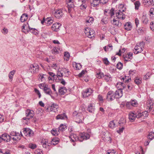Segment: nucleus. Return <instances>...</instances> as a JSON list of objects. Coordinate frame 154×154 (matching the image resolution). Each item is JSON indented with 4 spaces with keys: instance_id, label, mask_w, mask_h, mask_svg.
<instances>
[{
    "instance_id": "obj_1",
    "label": "nucleus",
    "mask_w": 154,
    "mask_h": 154,
    "mask_svg": "<svg viewBox=\"0 0 154 154\" xmlns=\"http://www.w3.org/2000/svg\"><path fill=\"white\" fill-rule=\"evenodd\" d=\"M126 10L124 6L122 4H120L119 6V10L116 13V17L118 19L121 18L124 20L125 17V15L123 13Z\"/></svg>"
},
{
    "instance_id": "obj_2",
    "label": "nucleus",
    "mask_w": 154,
    "mask_h": 154,
    "mask_svg": "<svg viewBox=\"0 0 154 154\" xmlns=\"http://www.w3.org/2000/svg\"><path fill=\"white\" fill-rule=\"evenodd\" d=\"M39 67L37 64L30 65L29 66V72L32 74H35L38 72Z\"/></svg>"
},
{
    "instance_id": "obj_3",
    "label": "nucleus",
    "mask_w": 154,
    "mask_h": 154,
    "mask_svg": "<svg viewBox=\"0 0 154 154\" xmlns=\"http://www.w3.org/2000/svg\"><path fill=\"white\" fill-rule=\"evenodd\" d=\"M23 132L25 136L28 137H32L34 134V132L29 128H24Z\"/></svg>"
},
{
    "instance_id": "obj_4",
    "label": "nucleus",
    "mask_w": 154,
    "mask_h": 154,
    "mask_svg": "<svg viewBox=\"0 0 154 154\" xmlns=\"http://www.w3.org/2000/svg\"><path fill=\"white\" fill-rule=\"evenodd\" d=\"M144 45V43L143 42L140 43L138 45H137L134 48L135 50L136 51L134 52V53L137 54L139 53H140L143 51Z\"/></svg>"
},
{
    "instance_id": "obj_5",
    "label": "nucleus",
    "mask_w": 154,
    "mask_h": 154,
    "mask_svg": "<svg viewBox=\"0 0 154 154\" xmlns=\"http://www.w3.org/2000/svg\"><path fill=\"white\" fill-rule=\"evenodd\" d=\"M90 137V135L87 133H83L79 134V140L82 142L84 140L89 139Z\"/></svg>"
},
{
    "instance_id": "obj_6",
    "label": "nucleus",
    "mask_w": 154,
    "mask_h": 154,
    "mask_svg": "<svg viewBox=\"0 0 154 154\" xmlns=\"http://www.w3.org/2000/svg\"><path fill=\"white\" fill-rule=\"evenodd\" d=\"M116 98L115 93L113 91H110L107 94L106 99L108 101H111Z\"/></svg>"
},
{
    "instance_id": "obj_7",
    "label": "nucleus",
    "mask_w": 154,
    "mask_h": 154,
    "mask_svg": "<svg viewBox=\"0 0 154 154\" xmlns=\"http://www.w3.org/2000/svg\"><path fill=\"white\" fill-rule=\"evenodd\" d=\"M93 91V90L91 88L86 89L82 93L83 97L86 98L91 95Z\"/></svg>"
},
{
    "instance_id": "obj_8",
    "label": "nucleus",
    "mask_w": 154,
    "mask_h": 154,
    "mask_svg": "<svg viewBox=\"0 0 154 154\" xmlns=\"http://www.w3.org/2000/svg\"><path fill=\"white\" fill-rule=\"evenodd\" d=\"M26 116L27 117V119L32 118L34 115V112L32 110L28 109L26 110Z\"/></svg>"
},
{
    "instance_id": "obj_9",
    "label": "nucleus",
    "mask_w": 154,
    "mask_h": 154,
    "mask_svg": "<svg viewBox=\"0 0 154 154\" xmlns=\"http://www.w3.org/2000/svg\"><path fill=\"white\" fill-rule=\"evenodd\" d=\"M1 135L2 136V141H4L6 142H8L11 140V136L6 133H4Z\"/></svg>"
},
{
    "instance_id": "obj_10",
    "label": "nucleus",
    "mask_w": 154,
    "mask_h": 154,
    "mask_svg": "<svg viewBox=\"0 0 154 154\" xmlns=\"http://www.w3.org/2000/svg\"><path fill=\"white\" fill-rule=\"evenodd\" d=\"M138 104L137 101L136 100H131L130 101L127 102L126 104L127 107L129 108V106L130 105L136 107Z\"/></svg>"
},
{
    "instance_id": "obj_11",
    "label": "nucleus",
    "mask_w": 154,
    "mask_h": 154,
    "mask_svg": "<svg viewBox=\"0 0 154 154\" xmlns=\"http://www.w3.org/2000/svg\"><path fill=\"white\" fill-rule=\"evenodd\" d=\"M58 108V106L56 104L53 103L52 104L51 106L49 107V111H48L50 112L52 111L55 112L57 111V109ZM48 110L49 108H47L46 110Z\"/></svg>"
},
{
    "instance_id": "obj_12",
    "label": "nucleus",
    "mask_w": 154,
    "mask_h": 154,
    "mask_svg": "<svg viewBox=\"0 0 154 154\" xmlns=\"http://www.w3.org/2000/svg\"><path fill=\"white\" fill-rule=\"evenodd\" d=\"M84 119V117L82 113L78 114L76 116V119L75 122L78 123H82V120Z\"/></svg>"
},
{
    "instance_id": "obj_13",
    "label": "nucleus",
    "mask_w": 154,
    "mask_h": 154,
    "mask_svg": "<svg viewBox=\"0 0 154 154\" xmlns=\"http://www.w3.org/2000/svg\"><path fill=\"white\" fill-rule=\"evenodd\" d=\"M31 28L30 27L28 23L26 24H24L22 26V29L23 32L25 33H27L29 31Z\"/></svg>"
},
{
    "instance_id": "obj_14",
    "label": "nucleus",
    "mask_w": 154,
    "mask_h": 154,
    "mask_svg": "<svg viewBox=\"0 0 154 154\" xmlns=\"http://www.w3.org/2000/svg\"><path fill=\"white\" fill-rule=\"evenodd\" d=\"M54 16L57 18L59 19L63 16V14L61 9H59L54 13Z\"/></svg>"
},
{
    "instance_id": "obj_15",
    "label": "nucleus",
    "mask_w": 154,
    "mask_h": 154,
    "mask_svg": "<svg viewBox=\"0 0 154 154\" xmlns=\"http://www.w3.org/2000/svg\"><path fill=\"white\" fill-rule=\"evenodd\" d=\"M61 24L59 23H56L53 24L51 26V29L54 31H57L59 29Z\"/></svg>"
},
{
    "instance_id": "obj_16",
    "label": "nucleus",
    "mask_w": 154,
    "mask_h": 154,
    "mask_svg": "<svg viewBox=\"0 0 154 154\" xmlns=\"http://www.w3.org/2000/svg\"><path fill=\"white\" fill-rule=\"evenodd\" d=\"M133 53L131 52L128 53L127 55L125 56H123V57L124 60L126 62L130 61L132 58Z\"/></svg>"
},
{
    "instance_id": "obj_17",
    "label": "nucleus",
    "mask_w": 154,
    "mask_h": 154,
    "mask_svg": "<svg viewBox=\"0 0 154 154\" xmlns=\"http://www.w3.org/2000/svg\"><path fill=\"white\" fill-rule=\"evenodd\" d=\"M114 93L116 98H120L122 96V89H118Z\"/></svg>"
},
{
    "instance_id": "obj_18",
    "label": "nucleus",
    "mask_w": 154,
    "mask_h": 154,
    "mask_svg": "<svg viewBox=\"0 0 154 154\" xmlns=\"http://www.w3.org/2000/svg\"><path fill=\"white\" fill-rule=\"evenodd\" d=\"M41 144L43 147L45 149L48 148V146H50L51 144L50 143H48L47 140L45 139L42 141Z\"/></svg>"
},
{
    "instance_id": "obj_19",
    "label": "nucleus",
    "mask_w": 154,
    "mask_h": 154,
    "mask_svg": "<svg viewBox=\"0 0 154 154\" xmlns=\"http://www.w3.org/2000/svg\"><path fill=\"white\" fill-rule=\"evenodd\" d=\"M47 77V76L46 75L42 73L39 74L38 76V79L41 80V82H45Z\"/></svg>"
},
{
    "instance_id": "obj_20",
    "label": "nucleus",
    "mask_w": 154,
    "mask_h": 154,
    "mask_svg": "<svg viewBox=\"0 0 154 154\" xmlns=\"http://www.w3.org/2000/svg\"><path fill=\"white\" fill-rule=\"evenodd\" d=\"M68 9L69 11H70V9L74 7V4L72 2V0H66Z\"/></svg>"
},
{
    "instance_id": "obj_21",
    "label": "nucleus",
    "mask_w": 154,
    "mask_h": 154,
    "mask_svg": "<svg viewBox=\"0 0 154 154\" xmlns=\"http://www.w3.org/2000/svg\"><path fill=\"white\" fill-rule=\"evenodd\" d=\"M69 138L71 141L72 142H74L79 140V137H78L75 134H70L69 136Z\"/></svg>"
},
{
    "instance_id": "obj_22",
    "label": "nucleus",
    "mask_w": 154,
    "mask_h": 154,
    "mask_svg": "<svg viewBox=\"0 0 154 154\" xmlns=\"http://www.w3.org/2000/svg\"><path fill=\"white\" fill-rule=\"evenodd\" d=\"M10 135L12 136L17 137L18 139L20 140L21 139V136L20 134L18 132L16 131H12L10 133Z\"/></svg>"
},
{
    "instance_id": "obj_23",
    "label": "nucleus",
    "mask_w": 154,
    "mask_h": 154,
    "mask_svg": "<svg viewBox=\"0 0 154 154\" xmlns=\"http://www.w3.org/2000/svg\"><path fill=\"white\" fill-rule=\"evenodd\" d=\"M136 118V113L134 112H131L129 114V118L131 120H134Z\"/></svg>"
},
{
    "instance_id": "obj_24",
    "label": "nucleus",
    "mask_w": 154,
    "mask_h": 154,
    "mask_svg": "<svg viewBox=\"0 0 154 154\" xmlns=\"http://www.w3.org/2000/svg\"><path fill=\"white\" fill-rule=\"evenodd\" d=\"M120 79L121 81L126 83H128L131 80V78H129L128 76H121Z\"/></svg>"
},
{
    "instance_id": "obj_25",
    "label": "nucleus",
    "mask_w": 154,
    "mask_h": 154,
    "mask_svg": "<svg viewBox=\"0 0 154 154\" xmlns=\"http://www.w3.org/2000/svg\"><path fill=\"white\" fill-rule=\"evenodd\" d=\"M111 22L113 24L115 25L116 26L119 27H121L122 25V23L119 22V20L113 18L112 20H111Z\"/></svg>"
},
{
    "instance_id": "obj_26",
    "label": "nucleus",
    "mask_w": 154,
    "mask_h": 154,
    "mask_svg": "<svg viewBox=\"0 0 154 154\" xmlns=\"http://www.w3.org/2000/svg\"><path fill=\"white\" fill-rule=\"evenodd\" d=\"M91 5L93 7H96L100 3L99 0H90Z\"/></svg>"
},
{
    "instance_id": "obj_27",
    "label": "nucleus",
    "mask_w": 154,
    "mask_h": 154,
    "mask_svg": "<svg viewBox=\"0 0 154 154\" xmlns=\"http://www.w3.org/2000/svg\"><path fill=\"white\" fill-rule=\"evenodd\" d=\"M66 91L67 90L64 87H60L58 89L59 93L61 95H64Z\"/></svg>"
},
{
    "instance_id": "obj_28",
    "label": "nucleus",
    "mask_w": 154,
    "mask_h": 154,
    "mask_svg": "<svg viewBox=\"0 0 154 154\" xmlns=\"http://www.w3.org/2000/svg\"><path fill=\"white\" fill-rule=\"evenodd\" d=\"M72 65L74 68L76 70L81 69L82 67V65L80 63H77L75 62L73 63Z\"/></svg>"
},
{
    "instance_id": "obj_29",
    "label": "nucleus",
    "mask_w": 154,
    "mask_h": 154,
    "mask_svg": "<svg viewBox=\"0 0 154 154\" xmlns=\"http://www.w3.org/2000/svg\"><path fill=\"white\" fill-rule=\"evenodd\" d=\"M65 118H67V116L65 113H63L57 115L56 117V119L57 120L63 119Z\"/></svg>"
},
{
    "instance_id": "obj_30",
    "label": "nucleus",
    "mask_w": 154,
    "mask_h": 154,
    "mask_svg": "<svg viewBox=\"0 0 154 154\" xmlns=\"http://www.w3.org/2000/svg\"><path fill=\"white\" fill-rule=\"evenodd\" d=\"M124 28L128 31L130 30L132 28L131 23L129 22L126 23L124 25Z\"/></svg>"
},
{
    "instance_id": "obj_31",
    "label": "nucleus",
    "mask_w": 154,
    "mask_h": 154,
    "mask_svg": "<svg viewBox=\"0 0 154 154\" xmlns=\"http://www.w3.org/2000/svg\"><path fill=\"white\" fill-rule=\"evenodd\" d=\"M60 51V48L56 47H54L51 50L52 53L54 54H58Z\"/></svg>"
},
{
    "instance_id": "obj_32",
    "label": "nucleus",
    "mask_w": 154,
    "mask_h": 154,
    "mask_svg": "<svg viewBox=\"0 0 154 154\" xmlns=\"http://www.w3.org/2000/svg\"><path fill=\"white\" fill-rule=\"evenodd\" d=\"M117 87L119 88V89L122 90L125 88L126 87L125 85L123 82H120L118 83L116 85Z\"/></svg>"
},
{
    "instance_id": "obj_33",
    "label": "nucleus",
    "mask_w": 154,
    "mask_h": 154,
    "mask_svg": "<svg viewBox=\"0 0 154 154\" xmlns=\"http://www.w3.org/2000/svg\"><path fill=\"white\" fill-rule=\"evenodd\" d=\"M28 15L26 14H23L21 16L20 20L22 22H24L28 19Z\"/></svg>"
},
{
    "instance_id": "obj_34",
    "label": "nucleus",
    "mask_w": 154,
    "mask_h": 154,
    "mask_svg": "<svg viewBox=\"0 0 154 154\" xmlns=\"http://www.w3.org/2000/svg\"><path fill=\"white\" fill-rule=\"evenodd\" d=\"M44 91L45 93L46 94L51 95L52 93V92L50 88H48L45 86L44 87Z\"/></svg>"
},
{
    "instance_id": "obj_35",
    "label": "nucleus",
    "mask_w": 154,
    "mask_h": 154,
    "mask_svg": "<svg viewBox=\"0 0 154 154\" xmlns=\"http://www.w3.org/2000/svg\"><path fill=\"white\" fill-rule=\"evenodd\" d=\"M95 109L94 106L92 104H90L88 106V110L90 112L93 113Z\"/></svg>"
},
{
    "instance_id": "obj_36",
    "label": "nucleus",
    "mask_w": 154,
    "mask_h": 154,
    "mask_svg": "<svg viewBox=\"0 0 154 154\" xmlns=\"http://www.w3.org/2000/svg\"><path fill=\"white\" fill-rule=\"evenodd\" d=\"M81 1L82 2V4L80 6V9L83 10L85 9L87 6L86 4V1Z\"/></svg>"
},
{
    "instance_id": "obj_37",
    "label": "nucleus",
    "mask_w": 154,
    "mask_h": 154,
    "mask_svg": "<svg viewBox=\"0 0 154 154\" xmlns=\"http://www.w3.org/2000/svg\"><path fill=\"white\" fill-rule=\"evenodd\" d=\"M61 71L63 73H64L65 76L67 77L69 75V72L68 70L65 68H62L61 69Z\"/></svg>"
},
{
    "instance_id": "obj_38",
    "label": "nucleus",
    "mask_w": 154,
    "mask_h": 154,
    "mask_svg": "<svg viewBox=\"0 0 154 154\" xmlns=\"http://www.w3.org/2000/svg\"><path fill=\"white\" fill-rule=\"evenodd\" d=\"M53 22V20L52 17H48L46 19V23L47 26H49L52 24Z\"/></svg>"
},
{
    "instance_id": "obj_39",
    "label": "nucleus",
    "mask_w": 154,
    "mask_h": 154,
    "mask_svg": "<svg viewBox=\"0 0 154 154\" xmlns=\"http://www.w3.org/2000/svg\"><path fill=\"white\" fill-rule=\"evenodd\" d=\"M107 12H108V13L109 14V15L111 17L110 18V19L112 18V16L114 15V10L113 9V8H112L109 11H105V14L106 15H107L105 13H107Z\"/></svg>"
},
{
    "instance_id": "obj_40",
    "label": "nucleus",
    "mask_w": 154,
    "mask_h": 154,
    "mask_svg": "<svg viewBox=\"0 0 154 154\" xmlns=\"http://www.w3.org/2000/svg\"><path fill=\"white\" fill-rule=\"evenodd\" d=\"M66 128V126L65 125L61 124L58 128V130L59 131L63 132Z\"/></svg>"
},
{
    "instance_id": "obj_41",
    "label": "nucleus",
    "mask_w": 154,
    "mask_h": 154,
    "mask_svg": "<svg viewBox=\"0 0 154 154\" xmlns=\"http://www.w3.org/2000/svg\"><path fill=\"white\" fill-rule=\"evenodd\" d=\"M116 123L114 121H111L109 122V126L110 128L113 129L116 127Z\"/></svg>"
},
{
    "instance_id": "obj_42",
    "label": "nucleus",
    "mask_w": 154,
    "mask_h": 154,
    "mask_svg": "<svg viewBox=\"0 0 154 154\" xmlns=\"http://www.w3.org/2000/svg\"><path fill=\"white\" fill-rule=\"evenodd\" d=\"M141 80V78L137 76L135 78L134 81L135 83L137 85H139L142 82Z\"/></svg>"
},
{
    "instance_id": "obj_43",
    "label": "nucleus",
    "mask_w": 154,
    "mask_h": 154,
    "mask_svg": "<svg viewBox=\"0 0 154 154\" xmlns=\"http://www.w3.org/2000/svg\"><path fill=\"white\" fill-rule=\"evenodd\" d=\"M94 20V19L93 17H88L86 20V23H90V24H91V23L93 22Z\"/></svg>"
},
{
    "instance_id": "obj_44",
    "label": "nucleus",
    "mask_w": 154,
    "mask_h": 154,
    "mask_svg": "<svg viewBox=\"0 0 154 154\" xmlns=\"http://www.w3.org/2000/svg\"><path fill=\"white\" fill-rule=\"evenodd\" d=\"M142 20L143 23L145 24H146L148 23V20L146 15H143Z\"/></svg>"
},
{
    "instance_id": "obj_45",
    "label": "nucleus",
    "mask_w": 154,
    "mask_h": 154,
    "mask_svg": "<svg viewBox=\"0 0 154 154\" xmlns=\"http://www.w3.org/2000/svg\"><path fill=\"white\" fill-rule=\"evenodd\" d=\"M97 77L98 79H101L104 76V74L103 72H102L100 71L96 73Z\"/></svg>"
},
{
    "instance_id": "obj_46",
    "label": "nucleus",
    "mask_w": 154,
    "mask_h": 154,
    "mask_svg": "<svg viewBox=\"0 0 154 154\" xmlns=\"http://www.w3.org/2000/svg\"><path fill=\"white\" fill-rule=\"evenodd\" d=\"M108 21V18L106 17H103L101 20V23L103 24H106Z\"/></svg>"
},
{
    "instance_id": "obj_47",
    "label": "nucleus",
    "mask_w": 154,
    "mask_h": 154,
    "mask_svg": "<svg viewBox=\"0 0 154 154\" xmlns=\"http://www.w3.org/2000/svg\"><path fill=\"white\" fill-rule=\"evenodd\" d=\"M147 138L152 140L154 138V133L153 132H150L147 136Z\"/></svg>"
},
{
    "instance_id": "obj_48",
    "label": "nucleus",
    "mask_w": 154,
    "mask_h": 154,
    "mask_svg": "<svg viewBox=\"0 0 154 154\" xmlns=\"http://www.w3.org/2000/svg\"><path fill=\"white\" fill-rule=\"evenodd\" d=\"M134 5H135V10H138L139 9V7L140 5V3L139 1H136L134 3Z\"/></svg>"
},
{
    "instance_id": "obj_49",
    "label": "nucleus",
    "mask_w": 154,
    "mask_h": 154,
    "mask_svg": "<svg viewBox=\"0 0 154 154\" xmlns=\"http://www.w3.org/2000/svg\"><path fill=\"white\" fill-rule=\"evenodd\" d=\"M15 71L14 70L11 71L8 75L9 78L11 80H12L13 75L15 73Z\"/></svg>"
},
{
    "instance_id": "obj_50",
    "label": "nucleus",
    "mask_w": 154,
    "mask_h": 154,
    "mask_svg": "<svg viewBox=\"0 0 154 154\" xmlns=\"http://www.w3.org/2000/svg\"><path fill=\"white\" fill-rule=\"evenodd\" d=\"M126 120L124 118H121L119 122V124L120 125L122 126V125L125 124L126 123Z\"/></svg>"
},
{
    "instance_id": "obj_51",
    "label": "nucleus",
    "mask_w": 154,
    "mask_h": 154,
    "mask_svg": "<svg viewBox=\"0 0 154 154\" xmlns=\"http://www.w3.org/2000/svg\"><path fill=\"white\" fill-rule=\"evenodd\" d=\"M59 142L58 140L55 138H54L52 139L51 141V144L53 145H55L57 144Z\"/></svg>"
},
{
    "instance_id": "obj_52",
    "label": "nucleus",
    "mask_w": 154,
    "mask_h": 154,
    "mask_svg": "<svg viewBox=\"0 0 154 154\" xmlns=\"http://www.w3.org/2000/svg\"><path fill=\"white\" fill-rule=\"evenodd\" d=\"M29 32L35 35H37L38 34L37 30L35 28H31Z\"/></svg>"
},
{
    "instance_id": "obj_53",
    "label": "nucleus",
    "mask_w": 154,
    "mask_h": 154,
    "mask_svg": "<svg viewBox=\"0 0 154 154\" xmlns=\"http://www.w3.org/2000/svg\"><path fill=\"white\" fill-rule=\"evenodd\" d=\"M104 79L105 80L107 81H109L111 77V75L109 74H107L106 75H104Z\"/></svg>"
},
{
    "instance_id": "obj_54",
    "label": "nucleus",
    "mask_w": 154,
    "mask_h": 154,
    "mask_svg": "<svg viewBox=\"0 0 154 154\" xmlns=\"http://www.w3.org/2000/svg\"><path fill=\"white\" fill-rule=\"evenodd\" d=\"M89 31H90L88 32V34L87 36H88L89 38H91V36L92 35H94V32L93 30L90 29Z\"/></svg>"
},
{
    "instance_id": "obj_55",
    "label": "nucleus",
    "mask_w": 154,
    "mask_h": 154,
    "mask_svg": "<svg viewBox=\"0 0 154 154\" xmlns=\"http://www.w3.org/2000/svg\"><path fill=\"white\" fill-rule=\"evenodd\" d=\"M136 118H139L143 116L142 115V112L137 111L136 113Z\"/></svg>"
},
{
    "instance_id": "obj_56",
    "label": "nucleus",
    "mask_w": 154,
    "mask_h": 154,
    "mask_svg": "<svg viewBox=\"0 0 154 154\" xmlns=\"http://www.w3.org/2000/svg\"><path fill=\"white\" fill-rule=\"evenodd\" d=\"M123 66V64L120 62H119L116 65V67L117 69H122Z\"/></svg>"
},
{
    "instance_id": "obj_57",
    "label": "nucleus",
    "mask_w": 154,
    "mask_h": 154,
    "mask_svg": "<svg viewBox=\"0 0 154 154\" xmlns=\"http://www.w3.org/2000/svg\"><path fill=\"white\" fill-rule=\"evenodd\" d=\"M29 147L32 149H34L36 147V145L35 144L30 143L29 145Z\"/></svg>"
},
{
    "instance_id": "obj_58",
    "label": "nucleus",
    "mask_w": 154,
    "mask_h": 154,
    "mask_svg": "<svg viewBox=\"0 0 154 154\" xmlns=\"http://www.w3.org/2000/svg\"><path fill=\"white\" fill-rule=\"evenodd\" d=\"M103 61L104 64L106 65H107L109 64V62L108 61L107 58L105 57L103 59Z\"/></svg>"
},
{
    "instance_id": "obj_59",
    "label": "nucleus",
    "mask_w": 154,
    "mask_h": 154,
    "mask_svg": "<svg viewBox=\"0 0 154 154\" xmlns=\"http://www.w3.org/2000/svg\"><path fill=\"white\" fill-rule=\"evenodd\" d=\"M150 75V73L148 72L144 76V77H143V79L145 80H146L148 79Z\"/></svg>"
},
{
    "instance_id": "obj_60",
    "label": "nucleus",
    "mask_w": 154,
    "mask_h": 154,
    "mask_svg": "<svg viewBox=\"0 0 154 154\" xmlns=\"http://www.w3.org/2000/svg\"><path fill=\"white\" fill-rule=\"evenodd\" d=\"M90 29L86 27L85 28L84 32L86 35L88 34V32L90 31Z\"/></svg>"
},
{
    "instance_id": "obj_61",
    "label": "nucleus",
    "mask_w": 154,
    "mask_h": 154,
    "mask_svg": "<svg viewBox=\"0 0 154 154\" xmlns=\"http://www.w3.org/2000/svg\"><path fill=\"white\" fill-rule=\"evenodd\" d=\"M125 129V128L124 127H122L121 128H119V130H117L116 132L119 134H121L122 133L123 130Z\"/></svg>"
},
{
    "instance_id": "obj_62",
    "label": "nucleus",
    "mask_w": 154,
    "mask_h": 154,
    "mask_svg": "<svg viewBox=\"0 0 154 154\" xmlns=\"http://www.w3.org/2000/svg\"><path fill=\"white\" fill-rule=\"evenodd\" d=\"M136 71L135 70H130L129 71V74L130 76H133V75L135 73Z\"/></svg>"
},
{
    "instance_id": "obj_63",
    "label": "nucleus",
    "mask_w": 154,
    "mask_h": 154,
    "mask_svg": "<svg viewBox=\"0 0 154 154\" xmlns=\"http://www.w3.org/2000/svg\"><path fill=\"white\" fill-rule=\"evenodd\" d=\"M149 12L150 14V16L151 15H154V8H151L150 9Z\"/></svg>"
},
{
    "instance_id": "obj_64",
    "label": "nucleus",
    "mask_w": 154,
    "mask_h": 154,
    "mask_svg": "<svg viewBox=\"0 0 154 154\" xmlns=\"http://www.w3.org/2000/svg\"><path fill=\"white\" fill-rule=\"evenodd\" d=\"M150 27L152 31H154V22L151 23Z\"/></svg>"
}]
</instances>
